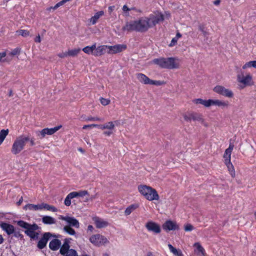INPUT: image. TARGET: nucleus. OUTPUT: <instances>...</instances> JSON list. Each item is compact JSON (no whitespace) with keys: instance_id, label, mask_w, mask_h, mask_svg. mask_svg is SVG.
I'll list each match as a JSON object with an SVG mask.
<instances>
[{"instance_id":"nucleus-51","label":"nucleus","mask_w":256,"mask_h":256,"mask_svg":"<svg viewBox=\"0 0 256 256\" xmlns=\"http://www.w3.org/2000/svg\"><path fill=\"white\" fill-rule=\"evenodd\" d=\"M122 10L124 12H128L132 10H133L134 8H129L126 5H124L122 7Z\"/></svg>"},{"instance_id":"nucleus-46","label":"nucleus","mask_w":256,"mask_h":256,"mask_svg":"<svg viewBox=\"0 0 256 256\" xmlns=\"http://www.w3.org/2000/svg\"><path fill=\"white\" fill-rule=\"evenodd\" d=\"M71 200L70 196L68 194L64 200V204L66 206H70L71 204Z\"/></svg>"},{"instance_id":"nucleus-17","label":"nucleus","mask_w":256,"mask_h":256,"mask_svg":"<svg viewBox=\"0 0 256 256\" xmlns=\"http://www.w3.org/2000/svg\"><path fill=\"white\" fill-rule=\"evenodd\" d=\"M109 46L101 45L96 47L94 52V56H100L105 54H109Z\"/></svg>"},{"instance_id":"nucleus-55","label":"nucleus","mask_w":256,"mask_h":256,"mask_svg":"<svg viewBox=\"0 0 256 256\" xmlns=\"http://www.w3.org/2000/svg\"><path fill=\"white\" fill-rule=\"evenodd\" d=\"M34 41L36 42H41V38L40 35H38L36 36V38L34 39Z\"/></svg>"},{"instance_id":"nucleus-60","label":"nucleus","mask_w":256,"mask_h":256,"mask_svg":"<svg viewBox=\"0 0 256 256\" xmlns=\"http://www.w3.org/2000/svg\"><path fill=\"white\" fill-rule=\"evenodd\" d=\"M220 3V0H216L215 1H214V4H215V5H218Z\"/></svg>"},{"instance_id":"nucleus-39","label":"nucleus","mask_w":256,"mask_h":256,"mask_svg":"<svg viewBox=\"0 0 256 256\" xmlns=\"http://www.w3.org/2000/svg\"><path fill=\"white\" fill-rule=\"evenodd\" d=\"M67 2V0H62V1L57 3L54 7H50L48 8V10L50 11L52 9L56 10L60 6L63 5L64 3L66 2Z\"/></svg>"},{"instance_id":"nucleus-41","label":"nucleus","mask_w":256,"mask_h":256,"mask_svg":"<svg viewBox=\"0 0 256 256\" xmlns=\"http://www.w3.org/2000/svg\"><path fill=\"white\" fill-rule=\"evenodd\" d=\"M198 30L202 32L204 36H206L208 35V32L206 30V28L202 25H200L198 26Z\"/></svg>"},{"instance_id":"nucleus-31","label":"nucleus","mask_w":256,"mask_h":256,"mask_svg":"<svg viewBox=\"0 0 256 256\" xmlns=\"http://www.w3.org/2000/svg\"><path fill=\"white\" fill-rule=\"evenodd\" d=\"M104 14V12L103 11H99L95 14L94 16H92L90 19V22L92 23V24H94L97 22L98 19Z\"/></svg>"},{"instance_id":"nucleus-35","label":"nucleus","mask_w":256,"mask_h":256,"mask_svg":"<svg viewBox=\"0 0 256 256\" xmlns=\"http://www.w3.org/2000/svg\"><path fill=\"white\" fill-rule=\"evenodd\" d=\"M227 168L228 170V171L230 173V174L232 177L235 176V170L234 168V166L231 162L226 164Z\"/></svg>"},{"instance_id":"nucleus-37","label":"nucleus","mask_w":256,"mask_h":256,"mask_svg":"<svg viewBox=\"0 0 256 256\" xmlns=\"http://www.w3.org/2000/svg\"><path fill=\"white\" fill-rule=\"evenodd\" d=\"M64 230L71 236L76 234L75 230L70 226H65L64 227Z\"/></svg>"},{"instance_id":"nucleus-11","label":"nucleus","mask_w":256,"mask_h":256,"mask_svg":"<svg viewBox=\"0 0 256 256\" xmlns=\"http://www.w3.org/2000/svg\"><path fill=\"white\" fill-rule=\"evenodd\" d=\"M184 120L188 122H190L192 120L197 121L201 123L204 122V120L201 114L196 112H189L184 115Z\"/></svg>"},{"instance_id":"nucleus-21","label":"nucleus","mask_w":256,"mask_h":256,"mask_svg":"<svg viewBox=\"0 0 256 256\" xmlns=\"http://www.w3.org/2000/svg\"><path fill=\"white\" fill-rule=\"evenodd\" d=\"M234 147V145L232 144H230L228 148L226 150L224 154V158L225 164L231 162V154L233 150Z\"/></svg>"},{"instance_id":"nucleus-40","label":"nucleus","mask_w":256,"mask_h":256,"mask_svg":"<svg viewBox=\"0 0 256 256\" xmlns=\"http://www.w3.org/2000/svg\"><path fill=\"white\" fill-rule=\"evenodd\" d=\"M17 32L18 34L21 35L24 37L28 36L30 34L28 30H20L18 31H17Z\"/></svg>"},{"instance_id":"nucleus-6","label":"nucleus","mask_w":256,"mask_h":256,"mask_svg":"<svg viewBox=\"0 0 256 256\" xmlns=\"http://www.w3.org/2000/svg\"><path fill=\"white\" fill-rule=\"evenodd\" d=\"M237 81L242 88L254 84L252 75L250 73H244L242 70L237 74Z\"/></svg>"},{"instance_id":"nucleus-26","label":"nucleus","mask_w":256,"mask_h":256,"mask_svg":"<svg viewBox=\"0 0 256 256\" xmlns=\"http://www.w3.org/2000/svg\"><path fill=\"white\" fill-rule=\"evenodd\" d=\"M115 127V125L114 122H110L107 123H106L104 124H98L97 128L103 130L104 129H108L110 130H112L114 129Z\"/></svg>"},{"instance_id":"nucleus-7","label":"nucleus","mask_w":256,"mask_h":256,"mask_svg":"<svg viewBox=\"0 0 256 256\" xmlns=\"http://www.w3.org/2000/svg\"><path fill=\"white\" fill-rule=\"evenodd\" d=\"M71 238H65L60 250V252L63 256H78L76 251L74 249H70V243Z\"/></svg>"},{"instance_id":"nucleus-49","label":"nucleus","mask_w":256,"mask_h":256,"mask_svg":"<svg viewBox=\"0 0 256 256\" xmlns=\"http://www.w3.org/2000/svg\"><path fill=\"white\" fill-rule=\"evenodd\" d=\"M98 126V124H88V125H84L83 126L82 128L83 129H86L87 128H96Z\"/></svg>"},{"instance_id":"nucleus-53","label":"nucleus","mask_w":256,"mask_h":256,"mask_svg":"<svg viewBox=\"0 0 256 256\" xmlns=\"http://www.w3.org/2000/svg\"><path fill=\"white\" fill-rule=\"evenodd\" d=\"M115 6H110L108 8V12L110 14L114 10Z\"/></svg>"},{"instance_id":"nucleus-59","label":"nucleus","mask_w":256,"mask_h":256,"mask_svg":"<svg viewBox=\"0 0 256 256\" xmlns=\"http://www.w3.org/2000/svg\"><path fill=\"white\" fill-rule=\"evenodd\" d=\"M182 36V35L180 33L178 32L176 34V36L174 38H176V40H178V38H180Z\"/></svg>"},{"instance_id":"nucleus-19","label":"nucleus","mask_w":256,"mask_h":256,"mask_svg":"<svg viewBox=\"0 0 256 256\" xmlns=\"http://www.w3.org/2000/svg\"><path fill=\"white\" fill-rule=\"evenodd\" d=\"M52 236V234L50 232H46L44 234L42 238L38 241V246L40 249L44 248L50 238Z\"/></svg>"},{"instance_id":"nucleus-18","label":"nucleus","mask_w":256,"mask_h":256,"mask_svg":"<svg viewBox=\"0 0 256 256\" xmlns=\"http://www.w3.org/2000/svg\"><path fill=\"white\" fill-rule=\"evenodd\" d=\"M162 228L166 231L174 230H178L179 226L175 222L168 220H166L163 224Z\"/></svg>"},{"instance_id":"nucleus-56","label":"nucleus","mask_w":256,"mask_h":256,"mask_svg":"<svg viewBox=\"0 0 256 256\" xmlns=\"http://www.w3.org/2000/svg\"><path fill=\"white\" fill-rule=\"evenodd\" d=\"M112 130H109V131H106V132H104V134L106 136H110V135H111L112 134Z\"/></svg>"},{"instance_id":"nucleus-34","label":"nucleus","mask_w":256,"mask_h":256,"mask_svg":"<svg viewBox=\"0 0 256 256\" xmlns=\"http://www.w3.org/2000/svg\"><path fill=\"white\" fill-rule=\"evenodd\" d=\"M251 68H256V60L247 62L244 64L242 67L243 70H246Z\"/></svg>"},{"instance_id":"nucleus-2","label":"nucleus","mask_w":256,"mask_h":256,"mask_svg":"<svg viewBox=\"0 0 256 256\" xmlns=\"http://www.w3.org/2000/svg\"><path fill=\"white\" fill-rule=\"evenodd\" d=\"M152 62L163 68L177 69L180 66V60L177 58H154Z\"/></svg>"},{"instance_id":"nucleus-44","label":"nucleus","mask_w":256,"mask_h":256,"mask_svg":"<svg viewBox=\"0 0 256 256\" xmlns=\"http://www.w3.org/2000/svg\"><path fill=\"white\" fill-rule=\"evenodd\" d=\"M184 228L186 232H190L194 229V228L191 224H188L184 226Z\"/></svg>"},{"instance_id":"nucleus-15","label":"nucleus","mask_w":256,"mask_h":256,"mask_svg":"<svg viewBox=\"0 0 256 256\" xmlns=\"http://www.w3.org/2000/svg\"><path fill=\"white\" fill-rule=\"evenodd\" d=\"M126 45L124 44L109 46V54H112L120 52L126 50Z\"/></svg>"},{"instance_id":"nucleus-50","label":"nucleus","mask_w":256,"mask_h":256,"mask_svg":"<svg viewBox=\"0 0 256 256\" xmlns=\"http://www.w3.org/2000/svg\"><path fill=\"white\" fill-rule=\"evenodd\" d=\"M58 56L60 58H64L65 57L68 56V52L60 53L58 54Z\"/></svg>"},{"instance_id":"nucleus-16","label":"nucleus","mask_w":256,"mask_h":256,"mask_svg":"<svg viewBox=\"0 0 256 256\" xmlns=\"http://www.w3.org/2000/svg\"><path fill=\"white\" fill-rule=\"evenodd\" d=\"M218 106L222 109L228 108L229 102L228 100H222L218 99H210V106Z\"/></svg>"},{"instance_id":"nucleus-10","label":"nucleus","mask_w":256,"mask_h":256,"mask_svg":"<svg viewBox=\"0 0 256 256\" xmlns=\"http://www.w3.org/2000/svg\"><path fill=\"white\" fill-rule=\"evenodd\" d=\"M213 90L214 92L228 98H232L234 95L232 90L220 85L214 87Z\"/></svg>"},{"instance_id":"nucleus-33","label":"nucleus","mask_w":256,"mask_h":256,"mask_svg":"<svg viewBox=\"0 0 256 256\" xmlns=\"http://www.w3.org/2000/svg\"><path fill=\"white\" fill-rule=\"evenodd\" d=\"M138 206L137 204H131L128 206L124 211V214L126 216L130 215L134 210H135Z\"/></svg>"},{"instance_id":"nucleus-25","label":"nucleus","mask_w":256,"mask_h":256,"mask_svg":"<svg viewBox=\"0 0 256 256\" xmlns=\"http://www.w3.org/2000/svg\"><path fill=\"white\" fill-rule=\"evenodd\" d=\"M24 209L25 210H42V204H28L26 205L24 207Z\"/></svg>"},{"instance_id":"nucleus-64","label":"nucleus","mask_w":256,"mask_h":256,"mask_svg":"<svg viewBox=\"0 0 256 256\" xmlns=\"http://www.w3.org/2000/svg\"><path fill=\"white\" fill-rule=\"evenodd\" d=\"M146 256H153L151 252H148Z\"/></svg>"},{"instance_id":"nucleus-45","label":"nucleus","mask_w":256,"mask_h":256,"mask_svg":"<svg viewBox=\"0 0 256 256\" xmlns=\"http://www.w3.org/2000/svg\"><path fill=\"white\" fill-rule=\"evenodd\" d=\"M100 101L101 104L103 106H106V105L108 104H110V100L106 99V98H100Z\"/></svg>"},{"instance_id":"nucleus-57","label":"nucleus","mask_w":256,"mask_h":256,"mask_svg":"<svg viewBox=\"0 0 256 256\" xmlns=\"http://www.w3.org/2000/svg\"><path fill=\"white\" fill-rule=\"evenodd\" d=\"M28 141L30 142V146H33L36 144L35 142H34V138H32L31 139L30 138V140Z\"/></svg>"},{"instance_id":"nucleus-8","label":"nucleus","mask_w":256,"mask_h":256,"mask_svg":"<svg viewBox=\"0 0 256 256\" xmlns=\"http://www.w3.org/2000/svg\"><path fill=\"white\" fill-rule=\"evenodd\" d=\"M90 242L96 246H104L109 242L108 238L100 234L92 235L89 238Z\"/></svg>"},{"instance_id":"nucleus-52","label":"nucleus","mask_w":256,"mask_h":256,"mask_svg":"<svg viewBox=\"0 0 256 256\" xmlns=\"http://www.w3.org/2000/svg\"><path fill=\"white\" fill-rule=\"evenodd\" d=\"M177 42V40L176 38H173L171 41V42L170 44V46H174Z\"/></svg>"},{"instance_id":"nucleus-27","label":"nucleus","mask_w":256,"mask_h":256,"mask_svg":"<svg viewBox=\"0 0 256 256\" xmlns=\"http://www.w3.org/2000/svg\"><path fill=\"white\" fill-rule=\"evenodd\" d=\"M195 104H201L206 108L210 107V99L203 100L202 98H196L192 100Z\"/></svg>"},{"instance_id":"nucleus-47","label":"nucleus","mask_w":256,"mask_h":256,"mask_svg":"<svg viewBox=\"0 0 256 256\" xmlns=\"http://www.w3.org/2000/svg\"><path fill=\"white\" fill-rule=\"evenodd\" d=\"M78 192V196L83 197L88 194V192L86 190H80Z\"/></svg>"},{"instance_id":"nucleus-5","label":"nucleus","mask_w":256,"mask_h":256,"mask_svg":"<svg viewBox=\"0 0 256 256\" xmlns=\"http://www.w3.org/2000/svg\"><path fill=\"white\" fill-rule=\"evenodd\" d=\"M30 140L28 136L21 135L16 138L11 149L12 153L14 154H19L24 148L27 142Z\"/></svg>"},{"instance_id":"nucleus-13","label":"nucleus","mask_w":256,"mask_h":256,"mask_svg":"<svg viewBox=\"0 0 256 256\" xmlns=\"http://www.w3.org/2000/svg\"><path fill=\"white\" fill-rule=\"evenodd\" d=\"M58 218L62 220H64L68 224V226H74L76 228L80 227V223L74 217L68 216H60Z\"/></svg>"},{"instance_id":"nucleus-38","label":"nucleus","mask_w":256,"mask_h":256,"mask_svg":"<svg viewBox=\"0 0 256 256\" xmlns=\"http://www.w3.org/2000/svg\"><path fill=\"white\" fill-rule=\"evenodd\" d=\"M8 130H2L0 132V141H2L4 140L6 136H8Z\"/></svg>"},{"instance_id":"nucleus-12","label":"nucleus","mask_w":256,"mask_h":256,"mask_svg":"<svg viewBox=\"0 0 256 256\" xmlns=\"http://www.w3.org/2000/svg\"><path fill=\"white\" fill-rule=\"evenodd\" d=\"M61 126H56L54 128H45L42 129V130L36 131V134L40 136V139H42L45 137L46 135H52L57 132Z\"/></svg>"},{"instance_id":"nucleus-23","label":"nucleus","mask_w":256,"mask_h":256,"mask_svg":"<svg viewBox=\"0 0 256 256\" xmlns=\"http://www.w3.org/2000/svg\"><path fill=\"white\" fill-rule=\"evenodd\" d=\"M93 220L96 226V227L98 228H106L108 225V222L100 218L95 217L93 218Z\"/></svg>"},{"instance_id":"nucleus-4","label":"nucleus","mask_w":256,"mask_h":256,"mask_svg":"<svg viewBox=\"0 0 256 256\" xmlns=\"http://www.w3.org/2000/svg\"><path fill=\"white\" fill-rule=\"evenodd\" d=\"M138 190L140 193L148 200H158L160 198L156 190L150 186L144 184L140 185L138 186Z\"/></svg>"},{"instance_id":"nucleus-63","label":"nucleus","mask_w":256,"mask_h":256,"mask_svg":"<svg viewBox=\"0 0 256 256\" xmlns=\"http://www.w3.org/2000/svg\"><path fill=\"white\" fill-rule=\"evenodd\" d=\"M88 230L92 231L93 230V226L91 225H89L88 228Z\"/></svg>"},{"instance_id":"nucleus-58","label":"nucleus","mask_w":256,"mask_h":256,"mask_svg":"<svg viewBox=\"0 0 256 256\" xmlns=\"http://www.w3.org/2000/svg\"><path fill=\"white\" fill-rule=\"evenodd\" d=\"M22 201H23V198L22 197H21L20 198V200L17 202V204L18 206L22 204Z\"/></svg>"},{"instance_id":"nucleus-3","label":"nucleus","mask_w":256,"mask_h":256,"mask_svg":"<svg viewBox=\"0 0 256 256\" xmlns=\"http://www.w3.org/2000/svg\"><path fill=\"white\" fill-rule=\"evenodd\" d=\"M17 224L20 227L24 228V233L32 239H38L40 234V228L36 224H30L23 220H18Z\"/></svg>"},{"instance_id":"nucleus-29","label":"nucleus","mask_w":256,"mask_h":256,"mask_svg":"<svg viewBox=\"0 0 256 256\" xmlns=\"http://www.w3.org/2000/svg\"><path fill=\"white\" fill-rule=\"evenodd\" d=\"M96 49V43L91 46H86L82 48V51L86 54L94 56V52Z\"/></svg>"},{"instance_id":"nucleus-9","label":"nucleus","mask_w":256,"mask_h":256,"mask_svg":"<svg viewBox=\"0 0 256 256\" xmlns=\"http://www.w3.org/2000/svg\"><path fill=\"white\" fill-rule=\"evenodd\" d=\"M136 78L140 82L145 84L162 86L166 84V82L164 81L150 80L146 76L142 73L138 74Z\"/></svg>"},{"instance_id":"nucleus-62","label":"nucleus","mask_w":256,"mask_h":256,"mask_svg":"<svg viewBox=\"0 0 256 256\" xmlns=\"http://www.w3.org/2000/svg\"><path fill=\"white\" fill-rule=\"evenodd\" d=\"M4 242V238L2 235L0 234V244H2Z\"/></svg>"},{"instance_id":"nucleus-1","label":"nucleus","mask_w":256,"mask_h":256,"mask_svg":"<svg viewBox=\"0 0 256 256\" xmlns=\"http://www.w3.org/2000/svg\"><path fill=\"white\" fill-rule=\"evenodd\" d=\"M164 20L163 14L160 12L150 14L148 16H142L136 20L126 22L122 28L124 31H135L144 32Z\"/></svg>"},{"instance_id":"nucleus-42","label":"nucleus","mask_w":256,"mask_h":256,"mask_svg":"<svg viewBox=\"0 0 256 256\" xmlns=\"http://www.w3.org/2000/svg\"><path fill=\"white\" fill-rule=\"evenodd\" d=\"M86 121H103L104 120L98 117L89 116L86 118Z\"/></svg>"},{"instance_id":"nucleus-22","label":"nucleus","mask_w":256,"mask_h":256,"mask_svg":"<svg viewBox=\"0 0 256 256\" xmlns=\"http://www.w3.org/2000/svg\"><path fill=\"white\" fill-rule=\"evenodd\" d=\"M193 246L194 248V252L197 256H206V251L200 242H195Z\"/></svg>"},{"instance_id":"nucleus-28","label":"nucleus","mask_w":256,"mask_h":256,"mask_svg":"<svg viewBox=\"0 0 256 256\" xmlns=\"http://www.w3.org/2000/svg\"><path fill=\"white\" fill-rule=\"evenodd\" d=\"M42 222L45 224H52L56 223V220L50 216H45L42 218Z\"/></svg>"},{"instance_id":"nucleus-14","label":"nucleus","mask_w":256,"mask_h":256,"mask_svg":"<svg viewBox=\"0 0 256 256\" xmlns=\"http://www.w3.org/2000/svg\"><path fill=\"white\" fill-rule=\"evenodd\" d=\"M145 226L148 231L152 232L154 234H158L161 232L160 226L152 221L148 222Z\"/></svg>"},{"instance_id":"nucleus-36","label":"nucleus","mask_w":256,"mask_h":256,"mask_svg":"<svg viewBox=\"0 0 256 256\" xmlns=\"http://www.w3.org/2000/svg\"><path fill=\"white\" fill-rule=\"evenodd\" d=\"M80 48H74L73 50H68V56H75L78 54L80 52Z\"/></svg>"},{"instance_id":"nucleus-43","label":"nucleus","mask_w":256,"mask_h":256,"mask_svg":"<svg viewBox=\"0 0 256 256\" xmlns=\"http://www.w3.org/2000/svg\"><path fill=\"white\" fill-rule=\"evenodd\" d=\"M20 52V50L18 48H16L12 50L8 54L11 56H14L19 54Z\"/></svg>"},{"instance_id":"nucleus-30","label":"nucleus","mask_w":256,"mask_h":256,"mask_svg":"<svg viewBox=\"0 0 256 256\" xmlns=\"http://www.w3.org/2000/svg\"><path fill=\"white\" fill-rule=\"evenodd\" d=\"M168 247L171 252L176 256H184L182 250L180 249L174 248L172 244H168Z\"/></svg>"},{"instance_id":"nucleus-54","label":"nucleus","mask_w":256,"mask_h":256,"mask_svg":"<svg viewBox=\"0 0 256 256\" xmlns=\"http://www.w3.org/2000/svg\"><path fill=\"white\" fill-rule=\"evenodd\" d=\"M6 52H0V62L6 56Z\"/></svg>"},{"instance_id":"nucleus-20","label":"nucleus","mask_w":256,"mask_h":256,"mask_svg":"<svg viewBox=\"0 0 256 256\" xmlns=\"http://www.w3.org/2000/svg\"><path fill=\"white\" fill-rule=\"evenodd\" d=\"M0 227L8 235L12 234L14 232V226L6 222H1Z\"/></svg>"},{"instance_id":"nucleus-32","label":"nucleus","mask_w":256,"mask_h":256,"mask_svg":"<svg viewBox=\"0 0 256 256\" xmlns=\"http://www.w3.org/2000/svg\"><path fill=\"white\" fill-rule=\"evenodd\" d=\"M42 210L44 209L52 212H56L58 211V209L54 206L44 202L42 203Z\"/></svg>"},{"instance_id":"nucleus-24","label":"nucleus","mask_w":256,"mask_h":256,"mask_svg":"<svg viewBox=\"0 0 256 256\" xmlns=\"http://www.w3.org/2000/svg\"><path fill=\"white\" fill-rule=\"evenodd\" d=\"M61 242L58 239L52 240L49 244L50 248L52 250H56L61 248Z\"/></svg>"},{"instance_id":"nucleus-61","label":"nucleus","mask_w":256,"mask_h":256,"mask_svg":"<svg viewBox=\"0 0 256 256\" xmlns=\"http://www.w3.org/2000/svg\"><path fill=\"white\" fill-rule=\"evenodd\" d=\"M13 96L12 90H10L9 92H8V96Z\"/></svg>"},{"instance_id":"nucleus-48","label":"nucleus","mask_w":256,"mask_h":256,"mask_svg":"<svg viewBox=\"0 0 256 256\" xmlns=\"http://www.w3.org/2000/svg\"><path fill=\"white\" fill-rule=\"evenodd\" d=\"M68 195L70 196V198H74L78 197V192H70Z\"/></svg>"}]
</instances>
